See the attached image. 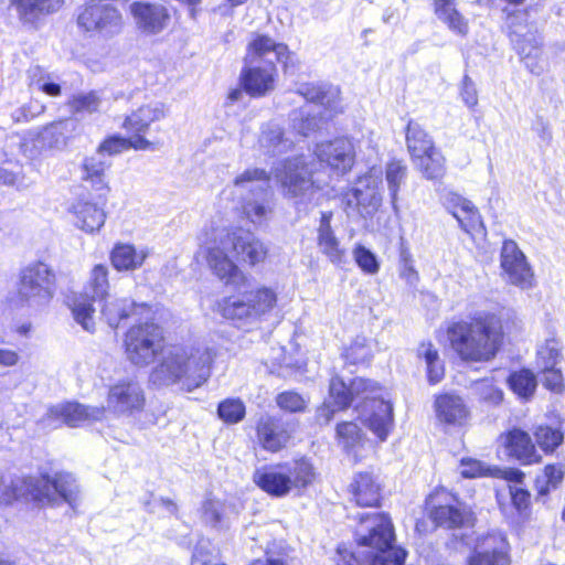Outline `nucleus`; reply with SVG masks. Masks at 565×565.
Masks as SVG:
<instances>
[{
	"label": "nucleus",
	"mask_w": 565,
	"mask_h": 565,
	"mask_svg": "<svg viewBox=\"0 0 565 565\" xmlns=\"http://www.w3.org/2000/svg\"><path fill=\"white\" fill-rule=\"evenodd\" d=\"M145 394L138 382L132 380L118 381L109 387L107 408L116 415H131L145 406Z\"/></svg>",
	"instance_id": "17"
},
{
	"label": "nucleus",
	"mask_w": 565,
	"mask_h": 565,
	"mask_svg": "<svg viewBox=\"0 0 565 565\" xmlns=\"http://www.w3.org/2000/svg\"><path fill=\"white\" fill-rule=\"evenodd\" d=\"M108 268L104 265H96L90 271L88 281L85 286V291L75 297L72 305V312L74 319L79 323L84 330L94 332L95 322V308L93 301H104L108 298Z\"/></svg>",
	"instance_id": "13"
},
{
	"label": "nucleus",
	"mask_w": 565,
	"mask_h": 565,
	"mask_svg": "<svg viewBox=\"0 0 565 565\" xmlns=\"http://www.w3.org/2000/svg\"><path fill=\"white\" fill-rule=\"evenodd\" d=\"M146 311H149L146 303H136L129 298L119 297H108L100 309L102 317L113 329H116L122 320L141 316Z\"/></svg>",
	"instance_id": "24"
},
{
	"label": "nucleus",
	"mask_w": 565,
	"mask_h": 565,
	"mask_svg": "<svg viewBox=\"0 0 565 565\" xmlns=\"http://www.w3.org/2000/svg\"><path fill=\"white\" fill-rule=\"evenodd\" d=\"M277 405L287 412L297 413L305 411L307 402L300 394L288 391L277 396Z\"/></svg>",
	"instance_id": "58"
},
{
	"label": "nucleus",
	"mask_w": 565,
	"mask_h": 565,
	"mask_svg": "<svg viewBox=\"0 0 565 565\" xmlns=\"http://www.w3.org/2000/svg\"><path fill=\"white\" fill-rule=\"evenodd\" d=\"M269 174L259 168H250L234 179V186L241 192H248L252 199L257 195H267L269 189Z\"/></svg>",
	"instance_id": "32"
},
{
	"label": "nucleus",
	"mask_w": 565,
	"mask_h": 565,
	"mask_svg": "<svg viewBox=\"0 0 565 565\" xmlns=\"http://www.w3.org/2000/svg\"><path fill=\"white\" fill-rule=\"evenodd\" d=\"M257 437L266 450L278 451L286 446L290 435L279 419L263 416L257 424Z\"/></svg>",
	"instance_id": "26"
},
{
	"label": "nucleus",
	"mask_w": 565,
	"mask_h": 565,
	"mask_svg": "<svg viewBox=\"0 0 565 565\" xmlns=\"http://www.w3.org/2000/svg\"><path fill=\"white\" fill-rule=\"evenodd\" d=\"M381 183V173L374 169L360 177L355 186L342 195L347 216L353 220L372 217L382 204Z\"/></svg>",
	"instance_id": "11"
},
{
	"label": "nucleus",
	"mask_w": 565,
	"mask_h": 565,
	"mask_svg": "<svg viewBox=\"0 0 565 565\" xmlns=\"http://www.w3.org/2000/svg\"><path fill=\"white\" fill-rule=\"evenodd\" d=\"M508 383L510 388L522 399H530L536 390V376L526 369L512 373Z\"/></svg>",
	"instance_id": "42"
},
{
	"label": "nucleus",
	"mask_w": 565,
	"mask_h": 565,
	"mask_svg": "<svg viewBox=\"0 0 565 565\" xmlns=\"http://www.w3.org/2000/svg\"><path fill=\"white\" fill-rule=\"evenodd\" d=\"M18 13L25 22H33L42 14L57 11L64 0H13Z\"/></svg>",
	"instance_id": "37"
},
{
	"label": "nucleus",
	"mask_w": 565,
	"mask_h": 565,
	"mask_svg": "<svg viewBox=\"0 0 565 565\" xmlns=\"http://www.w3.org/2000/svg\"><path fill=\"white\" fill-rule=\"evenodd\" d=\"M277 62L287 71L294 66V54L286 44L277 43L267 35H257L249 42L244 57L245 67L241 74L244 89L254 97L274 90Z\"/></svg>",
	"instance_id": "4"
},
{
	"label": "nucleus",
	"mask_w": 565,
	"mask_h": 565,
	"mask_svg": "<svg viewBox=\"0 0 565 565\" xmlns=\"http://www.w3.org/2000/svg\"><path fill=\"white\" fill-rule=\"evenodd\" d=\"M147 257L148 253L145 249L138 250L130 244H117L110 253L111 264L119 271L141 267Z\"/></svg>",
	"instance_id": "34"
},
{
	"label": "nucleus",
	"mask_w": 565,
	"mask_h": 565,
	"mask_svg": "<svg viewBox=\"0 0 565 565\" xmlns=\"http://www.w3.org/2000/svg\"><path fill=\"white\" fill-rule=\"evenodd\" d=\"M105 417L106 407L104 406H88L76 402H67L49 407L46 414L41 418V423L54 427L57 426L56 424L78 427L103 420Z\"/></svg>",
	"instance_id": "14"
},
{
	"label": "nucleus",
	"mask_w": 565,
	"mask_h": 565,
	"mask_svg": "<svg viewBox=\"0 0 565 565\" xmlns=\"http://www.w3.org/2000/svg\"><path fill=\"white\" fill-rule=\"evenodd\" d=\"M202 518L204 522L212 526L218 525L223 520V503L217 500L206 499L202 505Z\"/></svg>",
	"instance_id": "59"
},
{
	"label": "nucleus",
	"mask_w": 565,
	"mask_h": 565,
	"mask_svg": "<svg viewBox=\"0 0 565 565\" xmlns=\"http://www.w3.org/2000/svg\"><path fill=\"white\" fill-rule=\"evenodd\" d=\"M105 204L106 202L103 204V199H99V202L77 200L71 207L75 226L88 234L98 232L106 220Z\"/></svg>",
	"instance_id": "21"
},
{
	"label": "nucleus",
	"mask_w": 565,
	"mask_h": 565,
	"mask_svg": "<svg viewBox=\"0 0 565 565\" xmlns=\"http://www.w3.org/2000/svg\"><path fill=\"white\" fill-rule=\"evenodd\" d=\"M315 153L321 162L341 173L351 170L355 159L354 146L348 138H337L318 143Z\"/></svg>",
	"instance_id": "18"
},
{
	"label": "nucleus",
	"mask_w": 565,
	"mask_h": 565,
	"mask_svg": "<svg viewBox=\"0 0 565 565\" xmlns=\"http://www.w3.org/2000/svg\"><path fill=\"white\" fill-rule=\"evenodd\" d=\"M441 200L463 231L469 232L479 222L478 210L469 200L455 192H446Z\"/></svg>",
	"instance_id": "28"
},
{
	"label": "nucleus",
	"mask_w": 565,
	"mask_h": 565,
	"mask_svg": "<svg viewBox=\"0 0 565 565\" xmlns=\"http://www.w3.org/2000/svg\"><path fill=\"white\" fill-rule=\"evenodd\" d=\"M337 436L345 449L358 445L362 439V431L356 424L344 422L337 426Z\"/></svg>",
	"instance_id": "56"
},
{
	"label": "nucleus",
	"mask_w": 565,
	"mask_h": 565,
	"mask_svg": "<svg viewBox=\"0 0 565 565\" xmlns=\"http://www.w3.org/2000/svg\"><path fill=\"white\" fill-rule=\"evenodd\" d=\"M329 394L330 399L332 401V405H334L338 409H344L353 402L350 394V386L348 387L343 380L339 376L331 379Z\"/></svg>",
	"instance_id": "50"
},
{
	"label": "nucleus",
	"mask_w": 565,
	"mask_h": 565,
	"mask_svg": "<svg viewBox=\"0 0 565 565\" xmlns=\"http://www.w3.org/2000/svg\"><path fill=\"white\" fill-rule=\"evenodd\" d=\"M76 129L77 121L73 118L54 121L43 127V129L34 136L32 139L33 146L40 151L62 148Z\"/></svg>",
	"instance_id": "22"
},
{
	"label": "nucleus",
	"mask_w": 565,
	"mask_h": 565,
	"mask_svg": "<svg viewBox=\"0 0 565 565\" xmlns=\"http://www.w3.org/2000/svg\"><path fill=\"white\" fill-rule=\"evenodd\" d=\"M161 361L152 369L149 380L157 386L182 382L192 391L207 381L215 351L206 345H174L163 351Z\"/></svg>",
	"instance_id": "3"
},
{
	"label": "nucleus",
	"mask_w": 565,
	"mask_h": 565,
	"mask_svg": "<svg viewBox=\"0 0 565 565\" xmlns=\"http://www.w3.org/2000/svg\"><path fill=\"white\" fill-rule=\"evenodd\" d=\"M507 455L516 459L522 465H532L541 461V456L535 449L530 435L520 429L513 428L502 436Z\"/></svg>",
	"instance_id": "23"
},
{
	"label": "nucleus",
	"mask_w": 565,
	"mask_h": 565,
	"mask_svg": "<svg viewBox=\"0 0 565 565\" xmlns=\"http://www.w3.org/2000/svg\"><path fill=\"white\" fill-rule=\"evenodd\" d=\"M109 167L100 153H94L84 159L82 164V179L89 182L92 188L98 192V199H103V204L106 202V196L109 191L105 172Z\"/></svg>",
	"instance_id": "30"
},
{
	"label": "nucleus",
	"mask_w": 565,
	"mask_h": 565,
	"mask_svg": "<svg viewBox=\"0 0 565 565\" xmlns=\"http://www.w3.org/2000/svg\"><path fill=\"white\" fill-rule=\"evenodd\" d=\"M54 270L36 262L21 269L17 282L15 301L21 307L40 310L46 307L55 292Z\"/></svg>",
	"instance_id": "9"
},
{
	"label": "nucleus",
	"mask_w": 565,
	"mask_h": 565,
	"mask_svg": "<svg viewBox=\"0 0 565 565\" xmlns=\"http://www.w3.org/2000/svg\"><path fill=\"white\" fill-rule=\"evenodd\" d=\"M406 145L413 159L423 157L436 149L433 139L424 128L413 120L408 122L406 128Z\"/></svg>",
	"instance_id": "36"
},
{
	"label": "nucleus",
	"mask_w": 565,
	"mask_h": 565,
	"mask_svg": "<svg viewBox=\"0 0 565 565\" xmlns=\"http://www.w3.org/2000/svg\"><path fill=\"white\" fill-rule=\"evenodd\" d=\"M316 478L313 466L307 459L265 466L254 473V482L274 497H285L292 489H305Z\"/></svg>",
	"instance_id": "8"
},
{
	"label": "nucleus",
	"mask_w": 565,
	"mask_h": 565,
	"mask_svg": "<svg viewBox=\"0 0 565 565\" xmlns=\"http://www.w3.org/2000/svg\"><path fill=\"white\" fill-rule=\"evenodd\" d=\"M30 86L34 89L41 90L50 96H58L61 94V86L50 81L49 75H43L39 66H34L29 71Z\"/></svg>",
	"instance_id": "52"
},
{
	"label": "nucleus",
	"mask_w": 565,
	"mask_h": 565,
	"mask_svg": "<svg viewBox=\"0 0 565 565\" xmlns=\"http://www.w3.org/2000/svg\"><path fill=\"white\" fill-rule=\"evenodd\" d=\"M437 418L449 425H462L469 415L463 399L459 395L443 394L435 399Z\"/></svg>",
	"instance_id": "29"
},
{
	"label": "nucleus",
	"mask_w": 565,
	"mask_h": 565,
	"mask_svg": "<svg viewBox=\"0 0 565 565\" xmlns=\"http://www.w3.org/2000/svg\"><path fill=\"white\" fill-rule=\"evenodd\" d=\"M345 360L353 363H364L372 356L371 340L365 337H356L345 350Z\"/></svg>",
	"instance_id": "48"
},
{
	"label": "nucleus",
	"mask_w": 565,
	"mask_h": 565,
	"mask_svg": "<svg viewBox=\"0 0 565 565\" xmlns=\"http://www.w3.org/2000/svg\"><path fill=\"white\" fill-rule=\"evenodd\" d=\"M130 12L138 29L147 34L160 33L170 20L167 8L160 3L137 1L130 4Z\"/></svg>",
	"instance_id": "20"
},
{
	"label": "nucleus",
	"mask_w": 565,
	"mask_h": 565,
	"mask_svg": "<svg viewBox=\"0 0 565 565\" xmlns=\"http://www.w3.org/2000/svg\"><path fill=\"white\" fill-rule=\"evenodd\" d=\"M451 350L465 362L492 360L502 342L499 319L491 313L478 312L451 322L447 328Z\"/></svg>",
	"instance_id": "2"
},
{
	"label": "nucleus",
	"mask_w": 565,
	"mask_h": 565,
	"mask_svg": "<svg viewBox=\"0 0 565 565\" xmlns=\"http://www.w3.org/2000/svg\"><path fill=\"white\" fill-rule=\"evenodd\" d=\"M372 381L358 377L350 383L352 399L361 398L356 406L362 423L381 440H386L393 427V406L384 401Z\"/></svg>",
	"instance_id": "7"
},
{
	"label": "nucleus",
	"mask_w": 565,
	"mask_h": 565,
	"mask_svg": "<svg viewBox=\"0 0 565 565\" xmlns=\"http://www.w3.org/2000/svg\"><path fill=\"white\" fill-rule=\"evenodd\" d=\"M297 93L312 103L323 104L327 97V92L318 84H301Z\"/></svg>",
	"instance_id": "61"
},
{
	"label": "nucleus",
	"mask_w": 565,
	"mask_h": 565,
	"mask_svg": "<svg viewBox=\"0 0 565 565\" xmlns=\"http://www.w3.org/2000/svg\"><path fill=\"white\" fill-rule=\"evenodd\" d=\"M245 295L256 321L262 316L269 312L277 302V295L275 291L266 287L245 292Z\"/></svg>",
	"instance_id": "41"
},
{
	"label": "nucleus",
	"mask_w": 565,
	"mask_h": 565,
	"mask_svg": "<svg viewBox=\"0 0 565 565\" xmlns=\"http://www.w3.org/2000/svg\"><path fill=\"white\" fill-rule=\"evenodd\" d=\"M68 105L74 113L93 114L98 110L100 98L95 92L78 94L73 96Z\"/></svg>",
	"instance_id": "54"
},
{
	"label": "nucleus",
	"mask_w": 565,
	"mask_h": 565,
	"mask_svg": "<svg viewBox=\"0 0 565 565\" xmlns=\"http://www.w3.org/2000/svg\"><path fill=\"white\" fill-rule=\"evenodd\" d=\"M77 23L87 32L113 36L121 31L122 17L113 4L96 2L83 9L78 14Z\"/></svg>",
	"instance_id": "15"
},
{
	"label": "nucleus",
	"mask_w": 565,
	"mask_h": 565,
	"mask_svg": "<svg viewBox=\"0 0 565 565\" xmlns=\"http://www.w3.org/2000/svg\"><path fill=\"white\" fill-rule=\"evenodd\" d=\"M218 416L227 424H236L245 416V405L241 399H225L217 408Z\"/></svg>",
	"instance_id": "51"
},
{
	"label": "nucleus",
	"mask_w": 565,
	"mask_h": 565,
	"mask_svg": "<svg viewBox=\"0 0 565 565\" xmlns=\"http://www.w3.org/2000/svg\"><path fill=\"white\" fill-rule=\"evenodd\" d=\"M332 212H322L317 227V248L332 265L342 267L347 264L348 253L331 226Z\"/></svg>",
	"instance_id": "19"
},
{
	"label": "nucleus",
	"mask_w": 565,
	"mask_h": 565,
	"mask_svg": "<svg viewBox=\"0 0 565 565\" xmlns=\"http://www.w3.org/2000/svg\"><path fill=\"white\" fill-rule=\"evenodd\" d=\"M468 562L469 565H510L504 540L498 535L484 537Z\"/></svg>",
	"instance_id": "25"
},
{
	"label": "nucleus",
	"mask_w": 565,
	"mask_h": 565,
	"mask_svg": "<svg viewBox=\"0 0 565 565\" xmlns=\"http://www.w3.org/2000/svg\"><path fill=\"white\" fill-rule=\"evenodd\" d=\"M13 499L32 500L41 504H60L66 502L73 505L77 500L78 487L71 473H57L51 480L49 477L18 478L11 484Z\"/></svg>",
	"instance_id": "6"
},
{
	"label": "nucleus",
	"mask_w": 565,
	"mask_h": 565,
	"mask_svg": "<svg viewBox=\"0 0 565 565\" xmlns=\"http://www.w3.org/2000/svg\"><path fill=\"white\" fill-rule=\"evenodd\" d=\"M164 116V107L161 103H149L127 116L122 126L129 131L141 134L146 132L152 122L162 119Z\"/></svg>",
	"instance_id": "31"
},
{
	"label": "nucleus",
	"mask_w": 565,
	"mask_h": 565,
	"mask_svg": "<svg viewBox=\"0 0 565 565\" xmlns=\"http://www.w3.org/2000/svg\"><path fill=\"white\" fill-rule=\"evenodd\" d=\"M438 526L446 529H468L472 526V515L465 508L455 505L436 507L430 514Z\"/></svg>",
	"instance_id": "33"
},
{
	"label": "nucleus",
	"mask_w": 565,
	"mask_h": 565,
	"mask_svg": "<svg viewBox=\"0 0 565 565\" xmlns=\"http://www.w3.org/2000/svg\"><path fill=\"white\" fill-rule=\"evenodd\" d=\"M275 177L285 198L296 204H306L313 200L319 188L311 179V171L302 158L286 160L276 169Z\"/></svg>",
	"instance_id": "12"
},
{
	"label": "nucleus",
	"mask_w": 565,
	"mask_h": 565,
	"mask_svg": "<svg viewBox=\"0 0 565 565\" xmlns=\"http://www.w3.org/2000/svg\"><path fill=\"white\" fill-rule=\"evenodd\" d=\"M460 473L465 478H477L487 475V470L479 460L461 459Z\"/></svg>",
	"instance_id": "64"
},
{
	"label": "nucleus",
	"mask_w": 565,
	"mask_h": 565,
	"mask_svg": "<svg viewBox=\"0 0 565 565\" xmlns=\"http://www.w3.org/2000/svg\"><path fill=\"white\" fill-rule=\"evenodd\" d=\"M355 540L362 551L359 555L338 548L337 565H403L406 553L395 546L394 527L385 513H365L359 516L354 531Z\"/></svg>",
	"instance_id": "1"
},
{
	"label": "nucleus",
	"mask_w": 565,
	"mask_h": 565,
	"mask_svg": "<svg viewBox=\"0 0 565 565\" xmlns=\"http://www.w3.org/2000/svg\"><path fill=\"white\" fill-rule=\"evenodd\" d=\"M124 347L126 358L131 364L146 367L163 352V331L152 322L132 326L125 334Z\"/></svg>",
	"instance_id": "10"
},
{
	"label": "nucleus",
	"mask_w": 565,
	"mask_h": 565,
	"mask_svg": "<svg viewBox=\"0 0 565 565\" xmlns=\"http://www.w3.org/2000/svg\"><path fill=\"white\" fill-rule=\"evenodd\" d=\"M454 1L434 0L436 14L450 30L460 35H466L469 29L468 22L455 8Z\"/></svg>",
	"instance_id": "38"
},
{
	"label": "nucleus",
	"mask_w": 565,
	"mask_h": 565,
	"mask_svg": "<svg viewBox=\"0 0 565 565\" xmlns=\"http://www.w3.org/2000/svg\"><path fill=\"white\" fill-rule=\"evenodd\" d=\"M407 177V167L402 161H392L386 166L385 178L392 199L393 207L396 210L397 194L401 185Z\"/></svg>",
	"instance_id": "46"
},
{
	"label": "nucleus",
	"mask_w": 565,
	"mask_h": 565,
	"mask_svg": "<svg viewBox=\"0 0 565 565\" xmlns=\"http://www.w3.org/2000/svg\"><path fill=\"white\" fill-rule=\"evenodd\" d=\"M350 492L360 507H376L381 499V486L371 472H359L350 483Z\"/></svg>",
	"instance_id": "27"
},
{
	"label": "nucleus",
	"mask_w": 565,
	"mask_h": 565,
	"mask_svg": "<svg viewBox=\"0 0 565 565\" xmlns=\"http://www.w3.org/2000/svg\"><path fill=\"white\" fill-rule=\"evenodd\" d=\"M500 265L503 277L508 282L521 289H529L533 286L534 274L526 260L525 255L512 239L503 242Z\"/></svg>",
	"instance_id": "16"
},
{
	"label": "nucleus",
	"mask_w": 565,
	"mask_h": 565,
	"mask_svg": "<svg viewBox=\"0 0 565 565\" xmlns=\"http://www.w3.org/2000/svg\"><path fill=\"white\" fill-rule=\"evenodd\" d=\"M267 195H257V198H244L243 212L254 224L265 223L273 213V207Z\"/></svg>",
	"instance_id": "40"
},
{
	"label": "nucleus",
	"mask_w": 565,
	"mask_h": 565,
	"mask_svg": "<svg viewBox=\"0 0 565 565\" xmlns=\"http://www.w3.org/2000/svg\"><path fill=\"white\" fill-rule=\"evenodd\" d=\"M535 440L539 447L545 452H552L557 448L563 441V433L558 429L548 427V426H540L536 428Z\"/></svg>",
	"instance_id": "49"
},
{
	"label": "nucleus",
	"mask_w": 565,
	"mask_h": 565,
	"mask_svg": "<svg viewBox=\"0 0 565 565\" xmlns=\"http://www.w3.org/2000/svg\"><path fill=\"white\" fill-rule=\"evenodd\" d=\"M259 145L266 152L271 154L285 152L291 147V142L284 137L282 129L271 122L263 127Z\"/></svg>",
	"instance_id": "39"
},
{
	"label": "nucleus",
	"mask_w": 565,
	"mask_h": 565,
	"mask_svg": "<svg viewBox=\"0 0 565 565\" xmlns=\"http://www.w3.org/2000/svg\"><path fill=\"white\" fill-rule=\"evenodd\" d=\"M352 253L355 263L364 273L373 275L379 271L380 264L376 256L370 249L358 244Z\"/></svg>",
	"instance_id": "55"
},
{
	"label": "nucleus",
	"mask_w": 565,
	"mask_h": 565,
	"mask_svg": "<svg viewBox=\"0 0 565 565\" xmlns=\"http://www.w3.org/2000/svg\"><path fill=\"white\" fill-rule=\"evenodd\" d=\"M418 356L423 358L427 366L428 381L436 384L444 377V364L438 351L431 343H422L418 348Z\"/></svg>",
	"instance_id": "44"
},
{
	"label": "nucleus",
	"mask_w": 565,
	"mask_h": 565,
	"mask_svg": "<svg viewBox=\"0 0 565 565\" xmlns=\"http://www.w3.org/2000/svg\"><path fill=\"white\" fill-rule=\"evenodd\" d=\"M479 399L489 406H498L503 401V392L489 381H480L476 384Z\"/></svg>",
	"instance_id": "57"
},
{
	"label": "nucleus",
	"mask_w": 565,
	"mask_h": 565,
	"mask_svg": "<svg viewBox=\"0 0 565 565\" xmlns=\"http://www.w3.org/2000/svg\"><path fill=\"white\" fill-rule=\"evenodd\" d=\"M242 262L255 265L265 260L268 248L254 233L241 227L226 232L205 248V258L210 268L225 284L238 285L243 276L227 254Z\"/></svg>",
	"instance_id": "5"
},
{
	"label": "nucleus",
	"mask_w": 565,
	"mask_h": 565,
	"mask_svg": "<svg viewBox=\"0 0 565 565\" xmlns=\"http://www.w3.org/2000/svg\"><path fill=\"white\" fill-rule=\"evenodd\" d=\"M126 149H127L126 138L114 136V137H110V138H107L106 140H104V142H102L99 145L96 153H100L102 157L104 158L105 153L111 156V154L119 153Z\"/></svg>",
	"instance_id": "62"
},
{
	"label": "nucleus",
	"mask_w": 565,
	"mask_h": 565,
	"mask_svg": "<svg viewBox=\"0 0 565 565\" xmlns=\"http://www.w3.org/2000/svg\"><path fill=\"white\" fill-rule=\"evenodd\" d=\"M292 128L301 136H308L311 132L320 129L324 124V119L320 116V110L310 111L306 109H298L291 114Z\"/></svg>",
	"instance_id": "43"
},
{
	"label": "nucleus",
	"mask_w": 565,
	"mask_h": 565,
	"mask_svg": "<svg viewBox=\"0 0 565 565\" xmlns=\"http://www.w3.org/2000/svg\"><path fill=\"white\" fill-rule=\"evenodd\" d=\"M541 370L543 373L542 383L544 387L556 394L563 393L565 390V385L563 382L562 372L556 367Z\"/></svg>",
	"instance_id": "60"
},
{
	"label": "nucleus",
	"mask_w": 565,
	"mask_h": 565,
	"mask_svg": "<svg viewBox=\"0 0 565 565\" xmlns=\"http://www.w3.org/2000/svg\"><path fill=\"white\" fill-rule=\"evenodd\" d=\"M217 311L230 320H236L243 323H253L256 321L246 295L242 297H228L217 303Z\"/></svg>",
	"instance_id": "35"
},
{
	"label": "nucleus",
	"mask_w": 565,
	"mask_h": 565,
	"mask_svg": "<svg viewBox=\"0 0 565 565\" xmlns=\"http://www.w3.org/2000/svg\"><path fill=\"white\" fill-rule=\"evenodd\" d=\"M562 356L561 347L558 341L555 339L546 340L537 349L536 364L540 369H552L555 367Z\"/></svg>",
	"instance_id": "47"
},
{
	"label": "nucleus",
	"mask_w": 565,
	"mask_h": 565,
	"mask_svg": "<svg viewBox=\"0 0 565 565\" xmlns=\"http://www.w3.org/2000/svg\"><path fill=\"white\" fill-rule=\"evenodd\" d=\"M519 55L531 73L540 75L544 72V64L541 61L542 50L535 43L530 50H527L526 45L520 44Z\"/></svg>",
	"instance_id": "53"
},
{
	"label": "nucleus",
	"mask_w": 565,
	"mask_h": 565,
	"mask_svg": "<svg viewBox=\"0 0 565 565\" xmlns=\"http://www.w3.org/2000/svg\"><path fill=\"white\" fill-rule=\"evenodd\" d=\"M414 160L427 179L436 180L445 174V158L437 149Z\"/></svg>",
	"instance_id": "45"
},
{
	"label": "nucleus",
	"mask_w": 565,
	"mask_h": 565,
	"mask_svg": "<svg viewBox=\"0 0 565 565\" xmlns=\"http://www.w3.org/2000/svg\"><path fill=\"white\" fill-rule=\"evenodd\" d=\"M460 95L468 107L472 108L478 104V92L476 85L468 75L463 76Z\"/></svg>",
	"instance_id": "63"
}]
</instances>
